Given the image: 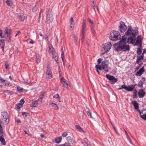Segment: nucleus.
I'll return each mask as SVG.
<instances>
[{"label": "nucleus", "mask_w": 146, "mask_h": 146, "mask_svg": "<svg viewBox=\"0 0 146 146\" xmlns=\"http://www.w3.org/2000/svg\"><path fill=\"white\" fill-rule=\"evenodd\" d=\"M2 79V78L1 77H0V80H1Z\"/></svg>", "instance_id": "obj_64"}, {"label": "nucleus", "mask_w": 146, "mask_h": 146, "mask_svg": "<svg viewBox=\"0 0 146 146\" xmlns=\"http://www.w3.org/2000/svg\"><path fill=\"white\" fill-rule=\"evenodd\" d=\"M122 86H125V85H122L121 86V88H119L118 89V90H121V89L123 88H122Z\"/></svg>", "instance_id": "obj_55"}, {"label": "nucleus", "mask_w": 146, "mask_h": 146, "mask_svg": "<svg viewBox=\"0 0 146 146\" xmlns=\"http://www.w3.org/2000/svg\"><path fill=\"white\" fill-rule=\"evenodd\" d=\"M39 35H40V36H42V34L41 33V32H40V33H39Z\"/></svg>", "instance_id": "obj_60"}, {"label": "nucleus", "mask_w": 146, "mask_h": 146, "mask_svg": "<svg viewBox=\"0 0 146 146\" xmlns=\"http://www.w3.org/2000/svg\"><path fill=\"white\" fill-rule=\"evenodd\" d=\"M144 68V67H143L141 68L137 72V76H140L142 74L143 72L145 71Z\"/></svg>", "instance_id": "obj_19"}, {"label": "nucleus", "mask_w": 146, "mask_h": 146, "mask_svg": "<svg viewBox=\"0 0 146 146\" xmlns=\"http://www.w3.org/2000/svg\"><path fill=\"white\" fill-rule=\"evenodd\" d=\"M131 103L133 104L135 109L137 110V102L136 101H132Z\"/></svg>", "instance_id": "obj_28"}, {"label": "nucleus", "mask_w": 146, "mask_h": 146, "mask_svg": "<svg viewBox=\"0 0 146 146\" xmlns=\"http://www.w3.org/2000/svg\"><path fill=\"white\" fill-rule=\"evenodd\" d=\"M136 33L135 31L132 28L131 26H129L125 35L122 36L119 43L115 45V47L117 50H120L123 51L129 50V46L127 45L126 43L137 45V39L135 37Z\"/></svg>", "instance_id": "obj_1"}, {"label": "nucleus", "mask_w": 146, "mask_h": 146, "mask_svg": "<svg viewBox=\"0 0 146 146\" xmlns=\"http://www.w3.org/2000/svg\"><path fill=\"white\" fill-rule=\"evenodd\" d=\"M51 105L52 107H54V109L55 110H58V107L56 104L52 103H51Z\"/></svg>", "instance_id": "obj_30"}, {"label": "nucleus", "mask_w": 146, "mask_h": 146, "mask_svg": "<svg viewBox=\"0 0 146 146\" xmlns=\"http://www.w3.org/2000/svg\"><path fill=\"white\" fill-rule=\"evenodd\" d=\"M137 95V91L136 90H134L133 92V98H136Z\"/></svg>", "instance_id": "obj_36"}, {"label": "nucleus", "mask_w": 146, "mask_h": 146, "mask_svg": "<svg viewBox=\"0 0 146 146\" xmlns=\"http://www.w3.org/2000/svg\"><path fill=\"white\" fill-rule=\"evenodd\" d=\"M84 141L85 142V143H86V144L84 143H83V144L84 146H88L90 145V141L88 140V139L86 138H85L84 139Z\"/></svg>", "instance_id": "obj_18"}, {"label": "nucleus", "mask_w": 146, "mask_h": 146, "mask_svg": "<svg viewBox=\"0 0 146 146\" xmlns=\"http://www.w3.org/2000/svg\"><path fill=\"white\" fill-rule=\"evenodd\" d=\"M58 146H71L70 144L68 142L65 143L64 144L59 145Z\"/></svg>", "instance_id": "obj_31"}, {"label": "nucleus", "mask_w": 146, "mask_h": 146, "mask_svg": "<svg viewBox=\"0 0 146 146\" xmlns=\"http://www.w3.org/2000/svg\"><path fill=\"white\" fill-rule=\"evenodd\" d=\"M102 61V59L101 58H99L97 62L98 64V65H99L100 63Z\"/></svg>", "instance_id": "obj_46"}, {"label": "nucleus", "mask_w": 146, "mask_h": 146, "mask_svg": "<svg viewBox=\"0 0 146 146\" xmlns=\"http://www.w3.org/2000/svg\"><path fill=\"white\" fill-rule=\"evenodd\" d=\"M88 20L89 21V22L91 24V29L92 30L93 33H94L95 32V31L93 29L94 26L93 22L90 18H88Z\"/></svg>", "instance_id": "obj_16"}, {"label": "nucleus", "mask_w": 146, "mask_h": 146, "mask_svg": "<svg viewBox=\"0 0 146 146\" xmlns=\"http://www.w3.org/2000/svg\"><path fill=\"white\" fill-rule=\"evenodd\" d=\"M1 82H5L6 80H4L3 78H2V79L1 80Z\"/></svg>", "instance_id": "obj_57"}, {"label": "nucleus", "mask_w": 146, "mask_h": 146, "mask_svg": "<svg viewBox=\"0 0 146 146\" xmlns=\"http://www.w3.org/2000/svg\"><path fill=\"white\" fill-rule=\"evenodd\" d=\"M122 88H123L125 89L126 90L130 92L132 91L134 88V86H127L125 85V86H122Z\"/></svg>", "instance_id": "obj_12"}, {"label": "nucleus", "mask_w": 146, "mask_h": 146, "mask_svg": "<svg viewBox=\"0 0 146 146\" xmlns=\"http://www.w3.org/2000/svg\"><path fill=\"white\" fill-rule=\"evenodd\" d=\"M44 95V94L42 93L40 95V97L38 99V101H40L41 102L42 101V100L43 98V96Z\"/></svg>", "instance_id": "obj_32"}, {"label": "nucleus", "mask_w": 146, "mask_h": 146, "mask_svg": "<svg viewBox=\"0 0 146 146\" xmlns=\"http://www.w3.org/2000/svg\"><path fill=\"white\" fill-rule=\"evenodd\" d=\"M46 76L47 78H52V74L51 71V68L49 63H47L46 66Z\"/></svg>", "instance_id": "obj_7"}, {"label": "nucleus", "mask_w": 146, "mask_h": 146, "mask_svg": "<svg viewBox=\"0 0 146 146\" xmlns=\"http://www.w3.org/2000/svg\"><path fill=\"white\" fill-rule=\"evenodd\" d=\"M1 119L4 123L7 124L9 121V116L7 113L6 111H3L1 113Z\"/></svg>", "instance_id": "obj_5"}, {"label": "nucleus", "mask_w": 146, "mask_h": 146, "mask_svg": "<svg viewBox=\"0 0 146 146\" xmlns=\"http://www.w3.org/2000/svg\"><path fill=\"white\" fill-rule=\"evenodd\" d=\"M103 45L104 46L102 51H104V52L102 54H104L109 51L111 48L112 45L111 42H108Z\"/></svg>", "instance_id": "obj_6"}, {"label": "nucleus", "mask_w": 146, "mask_h": 146, "mask_svg": "<svg viewBox=\"0 0 146 146\" xmlns=\"http://www.w3.org/2000/svg\"><path fill=\"white\" fill-rule=\"evenodd\" d=\"M19 19L21 21H23L25 19V16H23V15H20L19 17Z\"/></svg>", "instance_id": "obj_34"}, {"label": "nucleus", "mask_w": 146, "mask_h": 146, "mask_svg": "<svg viewBox=\"0 0 146 146\" xmlns=\"http://www.w3.org/2000/svg\"><path fill=\"white\" fill-rule=\"evenodd\" d=\"M126 137H127V139L130 142H131V140H130V138L129 137V136L128 135H127L126 136Z\"/></svg>", "instance_id": "obj_51"}, {"label": "nucleus", "mask_w": 146, "mask_h": 146, "mask_svg": "<svg viewBox=\"0 0 146 146\" xmlns=\"http://www.w3.org/2000/svg\"><path fill=\"white\" fill-rule=\"evenodd\" d=\"M9 78L11 80L12 79V77H11V76H9Z\"/></svg>", "instance_id": "obj_62"}, {"label": "nucleus", "mask_w": 146, "mask_h": 146, "mask_svg": "<svg viewBox=\"0 0 146 146\" xmlns=\"http://www.w3.org/2000/svg\"><path fill=\"white\" fill-rule=\"evenodd\" d=\"M17 90L18 92H21L23 91V88H22L20 87V86H18L17 87Z\"/></svg>", "instance_id": "obj_37"}, {"label": "nucleus", "mask_w": 146, "mask_h": 146, "mask_svg": "<svg viewBox=\"0 0 146 146\" xmlns=\"http://www.w3.org/2000/svg\"><path fill=\"white\" fill-rule=\"evenodd\" d=\"M75 127L77 131L80 132H84L82 129L79 125H76L75 126Z\"/></svg>", "instance_id": "obj_24"}, {"label": "nucleus", "mask_w": 146, "mask_h": 146, "mask_svg": "<svg viewBox=\"0 0 146 146\" xmlns=\"http://www.w3.org/2000/svg\"><path fill=\"white\" fill-rule=\"evenodd\" d=\"M143 83L142 81H140L139 82L138 84V86H140L141 87H143Z\"/></svg>", "instance_id": "obj_39"}, {"label": "nucleus", "mask_w": 146, "mask_h": 146, "mask_svg": "<svg viewBox=\"0 0 146 146\" xmlns=\"http://www.w3.org/2000/svg\"><path fill=\"white\" fill-rule=\"evenodd\" d=\"M25 133L26 134H28L27 133L26 131H25Z\"/></svg>", "instance_id": "obj_63"}, {"label": "nucleus", "mask_w": 146, "mask_h": 146, "mask_svg": "<svg viewBox=\"0 0 146 146\" xmlns=\"http://www.w3.org/2000/svg\"><path fill=\"white\" fill-rule=\"evenodd\" d=\"M60 80L61 83L64 86L66 87L68 85V84L66 82V80L64 78L62 77Z\"/></svg>", "instance_id": "obj_15"}, {"label": "nucleus", "mask_w": 146, "mask_h": 146, "mask_svg": "<svg viewBox=\"0 0 146 146\" xmlns=\"http://www.w3.org/2000/svg\"><path fill=\"white\" fill-rule=\"evenodd\" d=\"M143 39L141 36H137V55L140 54L142 53V42Z\"/></svg>", "instance_id": "obj_4"}, {"label": "nucleus", "mask_w": 146, "mask_h": 146, "mask_svg": "<svg viewBox=\"0 0 146 146\" xmlns=\"http://www.w3.org/2000/svg\"><path fill=\"white\" fill-rule=\"evenodd\" d=\"M106 62L104 61L102 62L101 64L100 65H96V68L97 69V72L98 74H99V72L98 70H104L106 72H108L109 71V67L107 64L106 63Z\"/></svg>", "instance_id": "obj_2"}, {"label": "nucleus", "mask_w": 146, "mask_h": 146, "mask_svg": "<svg viewBox=\"0 0 146 146\" xmlns=\"http://www.w3.org/2000/svg\"><path fill=\"white\" fill-rule=\"evenodd\" d=\"M29 43L30 44H33L35 42L33 40H31L29 42Z\"/></svg>", "instance_id": "obj_53"}, {"label": "nucleus", "mask_w": 146, "mask_h": 146, "mask_svg": "<svg viewBox=\"0 0 146 146\" xmlns=\"http://www.w3.org/2000/svg\"><path fill=\"white\" fill-rule=\"evenodd\" d=\"M19 104H20L18 103L17 105V109H19L20 108H19V107H20V105H19Z\"/></svg>", "instance_id": "obj_54"}, {"label": "nucleus", "mask_w": 146, "mask_h": 146, "mask_svg": "<svg viewBox=\"0 0 146 146\" xmlns=\"http://www.w3.org/2000/svg\"><path fill=\"white\" fill-rule=\"evenodd\" d=\"M138 105L137 104V111H139V112L140 113V117L141 118L145 120H146V114H145L143 115H141V113L140 112V111L138 109Z\"/></svg>", "instance_id": "obj_20"}, {"label": "nucleus", "mask_w": 146, "mask_h": 146, "mask_svg": "<svg viewBox=\"0 0 146 146\" xmlns=\"http://www.w3.org/2000/svg\"><path fill=\"white\" fill-rule=\"evenodd\" d=\"M87 115L89 117H90L91 118L92 117L91 113L90 111V110L88 109V111H87Z\"/></svg>", "instance_id": "obj_35"}, {"label": "nucleus", "mask_w": 146, "mask_h": 146, "mask_svg": "<svg viewBox=\"0 0 146 146\" xmlns=\"http://www.w3.org/2000/svg\"><path fill=\"white\" fill-rule=\"evenodd\" d=\"M62 139V137H60L56 138L55 139V141L56 143H59L61 142Z\"/></svg>", "instance_id": "obj_26"}, {"label": "nucleus", "mask_w": 146, "mask_h": 146, "mask_svg": "<svg viewBox=\"0 0 146 146\" xmlns=\"http://www.w3.org/2000/svg\"><path fill=\"white\" fill-rule=\"evenodd\" d=\"M66 140L69 142H70L72 143H74V140L73 139V138L70 136H68L66 138Z\"/></svg>", "instance_id": "obj_25"}, {"label": "nucleus", "mask_w": 146, "mask_h": 146, "mask_svg": "<svg viewBox=\"0 0 146 146\" xmlns=\"http://www.w3.org/2000/svg\"><path fill=\"white\" fill-rule=\"evenodd\" d=\"M2 30L0 29V36L1 38H3L4 36H3L2 35Z\"/></svg>", "instance_id": "obj_47"}, {"label": "nucleus", "mask_w": 146, "mask_h": 146, "mask_svg": "<svg viewBox=\"0 0 146 146\" xmlns=\"http://www.w3.org/2000/svg\"><path fill=\"white\" fill-rule=\"evenodd\" d=\"M137 94L139 98H142L145 95V93L143 90L141 89L139 90Z\"/></svg>", "instance_id": "obj_13"}, {"label": "nucleus", "mask_w": 146, "mask_h": 146, "mask_svg": "<svg viewBox=\"0 0 146 146\" xmlns=\"http://www.w3.org/2000/svg\"><path fill=\"white\" fill-rule=\"evenodd\" d=\"M146 53V50L145 49H143V52L142 54H143V55H144V53Z\"/></svg>", "instance_id": "obj_52"}, {"label": "nucleus", "mask_w": 146, "mask_h": 146, "mask_svg": "<svg viewBox=\"0 0 146 146\" xmlns=\"http://www.w3.org/2000/svg\"><path fill=\"white\" fill-rule=\"evenodd\" d=\"M15 121L18 123H20L21 122V121L20 119L17 117H15Z\"/></svg>", "instance_id": "obj_43"}, {"label": "nucleus", "mask_w": 146, "mask_h": 146, "mask_svg": "<svg viewBox=\"0 0 146 146\" xmlns=\"http://www.w3.org/2000/svg\"><path fill=\"white\" fill-rule=\"evenodd\" d=\"M20 31H17L15 35V36H16L19 33H20Z\"/></svg>", "instance_id": "obj_49"}, {"label": "nucleus", "mask_w": 146, "mask_h": 146, "mask_svg": "<svg viewBox=\"0 0 146 146\" xmlns=\"http://www.w3.org/2000/svg\"><path fill=\"white\" fill-rule=\"evenodd\" d=\"M74 38H75V41H76L77 40L76 37V36L75 35H74Z\"/></svg>", "instance_id": "obj_58"}, {"label": "nucleus", "mask_w": 146, "mask_h": 146, "mask_svg": "<svg viewBox=\"0 0 146 146\" xmlns=\"http://www.w3.org/2000/svg\"><path fill=\"white\" fill-rule=\"evenodd\" d=\"M70 28L71 29H72L74 28V21L73 17H71L70 19Z\"/></svg>", "instance_id": "obj_14"}, {"label": "nucleus", "mask_w": 146, "mask_h": 146, "mask_svg": "<svg viewBox=\"0 0 146 146\" xmlns=\"http://www.w3.org/2000/svg\"><path fill=\"white\" fill-rule=\"evenodd\" d=\"M36 62L37 63H39L40 62V59L39 58H36Z\"/></svg>", "instance_id": "obj_50"}, {"label": "nucleus", "mask_w": 146, "mask_h": 146, "mask_svg": "<svg viewBox=\"0 0 146 146\" xmlns=\"http://www.w3.org/2000/svg\"><path fill=\"white\" fill-rule=\"evenodd\" d=\"M58 56L57 55H56L54 57V60L58 64L59 63L58 62Z\"/></svg>", "instance_id": "obj_40"}, {"label": "nucleus", "mask_w": 146, "mask_h": 146, "mask_svg": "<svg viewBox=\"0 0 146 146\" xmlns=\"http://www.w3.org/2000/svg\"><path fill=\"white\" fill-rule=\"evenodd\" d=\"M106 77L108 79L110 80V83L112 84H114L117 81V79L116 78H115L113 76L107 74Z\"/></svg>", "instance_id": "obj_8"}, {"label": "nucleus", "mask_w": 146, "mask_h": 146, "mask_svg": "<svg viewBox=\"0 0 146 146\" xmlns=\"http://www.w3.org/2000/svg\"><path fill=\"white\" fill-rule=\"evenodd\" d=\"M5 3L8 6H11L13 5V1L11 0H7L5 2Z\"/></svg>", "instance_id": "obj_22"}, {"label": "nucleus", "mask_w": 146, "mask_h": 146, "mask_svg": "<svg viewBox=\"0 0 146 146\" xmlns=\"http://www.w3.org/2000/svg\"><path fill=\"white\" fill-rule=\"evenodd\" d=\"M53 98H58V100L59 102H60L61 101L60 100V98L59 97V95L58 94H56L53 96Z\"/></svg>", "instance_id": "obj_33"}, {"label": "nucleus", "mask_w": 146, "mask_h": 146, "mask_svg": "<svg viewBox=\"0 0 146 146\" xmlns=\"http://www.w3.org/2000/svg\"><path fill=\"white\" fill-rule=\"evenodd\" d=\"M86 28V21L85 20H84L83 21V24L82 25V41H83L84 39V37L85 36V33L86 31V30H85Z\"/></svg>", "instance_id": "obj_10"}, {"label": "nucleus", "mask_w": 146, "mask_h": 146, "mask_svg": "<svg viewBox=\"0 0 146 146\" xmlns=\"http://www.w3.org/2000/svg\"><path fill=\"white\" fill-rule=\"evenodd\" d=\"M68 135V134L66 132H64L62 135V136L63 137H65Z\"/></svg>", "instance_id": "obj_41"}, {"label": "nucleus", "mask_w": 146, "mask_h": 146, "mask_svg": "<svg viewBox=\"0 0 146 146\" xmlns=\"http://www.w3.org/2000/svg\"><path fill=\"white\" fill-rule=\"evenodd\" d=\"M40 137L42 138H43L44 137V135L41 134L40 135Z\"/></svg>", "instance_id": "obj_59"}, {"label": "nucleus", "mask_w": 146, "mask_h": 146, "mask_svg": "<svg viewBox=\"0 0 146 146\" xmlns=\"http://www.w3.org/2000/svg\"><path fill=\"white\" fill-rule=\"evenodd\" d=\"M3 46H1V48L2 49H3V51H4V45H5V43L3 42Z\"/></svg>", "instance_id": "obj_48"}, {"label": "nucleus", "mask_w": 146, "mask_h": 146, "mask_svg": "<svg viewBox=\"0 0 146 146\" xmlns=\"http://www.w3.org/2000/svg\"><path fill=\"white\" fill-rule=\"evenodd\" d=\"M5 66L6 69H7L9 67V64L7 62H6L5 63Z\"/></svg>", "instance_id": "obj_44"}, {"label": "nucleus", "mask_w": 146, "mask_h": 146, "mask_svg": "<svg viewBox=\"0 0 146 146\" xmlns=\"http://www.w3.org/2000/svg\"><path fill=\"white\" fill-rule=\"evenodd\" d=\"M0 133L1 134H2L3 133L2 131V129H1V130H0Z\"/></svg>", "instance_id": "obj_56"}, {"label": "nucleus", "mask_w": 146, "mask_h": 146, "mask_svg": "<svg viewBox=\"0 0 146 146\" xmlns=\"http://www.w3.org/2000/svg\"><path fill=\"white\" fill-rule=\"evenodd\" d=\"M143 57L144 55H143V54H142L141 55L139 56H137V63H138L139 62L142 60L143 59Z\"/></svg>", "instance_id": "obj_21"}, {"label": "nucleus", "mask_w": 146, "mask_h": 146, "mask_svg": "<svg viewBox=\"0 0 146 146\" xmlns=\"http://www.w3.org/2000/svg\"><path fill=\"white\" fill-rule=\"evenodd\" d=\"M119 28V31L123 33L126 30L127 27L124 22L121 21L120 22Z\"/></svg>", "instance_id": "obj_9"}, {"label": "nucleus", "mask_w": 146, "mask_h": 146, "mask_svg": "<svg viewBox=\"0 0 146 146\" xmlns=\"http://www.w3.org/2000/svg\"><path fill=\"white\" fill-rule=\"evenodd\" d=\"M125 131V134H126V136H127V135H128L127 132Z\"/></svg>", "instance_id": "obj_61"}, {"label": "nucleus", "mask_w": 146, "mask_h": 146, "mask_svg": "<svg viewBox=\"0 0 146 146\" xmlns=\"http://www.w3.org/2000/svg\"><path fill=\"white\" fill-rule=\"evenodd\" d=\"M25 102V101L23 99H22L20 101V103H19V104H19L20 105V107H19V108H21L23 107V105L24 104Z\"/></svg>", "instance_id": "obj_29"}, {"label": "nucleus", "mask_w": 146, "mask_h": 146, "mask_svg": "<svg viewBox=\"0 0 146 146\" xmlns=\"http://www.w3.org/2000/svg\"><path fill=\"white\" fill-rule=\"evenodd\" d=\"M110 38L113 40L116 41L120 39L121 36L118 31H114L110 33Z\"/></svg>", "instance_id": "obj_3"}, {"label": "nucleus", "mask_w": 146, "mask_h": 146, "mask_svg": "<svg viewBox=\"0 0 146 146\" xmlns=\"http://www.w3.org/2000/svg\"><path fill=\"white\" fill-rule=\"evenodd\" d=\"M64 52H63V51H62V53L61 54V58L62 60V61L63 62V63L64 64Z\"/></svg>", "instance_id": "obj_38"}, {"label": "nucleus", "mask_w": 146, "mask_h": 146, "mask_svg": "<svg viewBox=\"0 0 146 146\" xmlns=\"http://www.w3.org/2000/svg\"><path fill=\"white\" fill-rule=\"evenodd\" d=\"M0 141L1 142L2 145H5L6 144L5 139L1 136H0Z\"/></svg>", "instance_id": "obj_27"}, {"label": "nucleus", "mask_w": 146, "mask_h": 146, "mask_svg": "<svg viewBox=\"0 0 146 146\" xmlns=\"http://www.w3.org/2000/svg\"><path fill=\"white\" fill-rule=\"evenodd\" d=\"M48 51L49 53H51L52 55V57L54 58L55 54V50L52 45L49 46L48 48Z\"/></svg>", "instance_id": "obj_11"}, {"label": "nucleus", "mask_w": 146, "mask_h": 146, "mask_svg": "<svg viewBox=\"0 0 146 146\" xmlns=\"http://www.w3.org/2000/svg\"><path fill=\"white\" fill-rule=\"evenodd\" d=\"M47 22L48 23H50V22H52L53 21V19H51V20H50L49 18L48 17H47Z\"/></svg>", "instance_id": "obj_42"}, {"label": "nucleus", "mask_w": 146, "mask_h": 146, "mask_svg": "<svg viewBox=\"0 0 146 146\" xmlns=\"http://www.w3.org/2000/svg\"><path fill=\"white\" fill-rule=\"evenodd\" d=\"M38 100L33 102L30 105L31 106L33 107H36L37 106L38 104Z\"/></svg>", "instance_id": "obj_17"}, {"label": "nucleus", "mask_w": 146, "mask_h": 146, "mask_svg": "<svg viewBox=\"0 0 146 146\" xmlns=\"http://www.w3.org/2000/svg\"><path fill=\"white\" fill-rule=\"evenodd\" d=\"M27 113L26 112H23L22 113V115L25 117L27 116Z\"/></svg>", "instance_id": "obj_45"}, {"label": "nucleus", "mask_w": 146, "mask_h": 146, "mask_svg": "<svg viewBox=\"0 0 146 146\" xmlns=\"http://www.w3.org/2000/svg\"><path fill=\"white\" fill-rule=\"evenodd\" d=\"M5 33L8 36L11 35V29H10L6 28L5 30Z\"/></svg>", "instance_id": "obj_23"}]
</instances>
